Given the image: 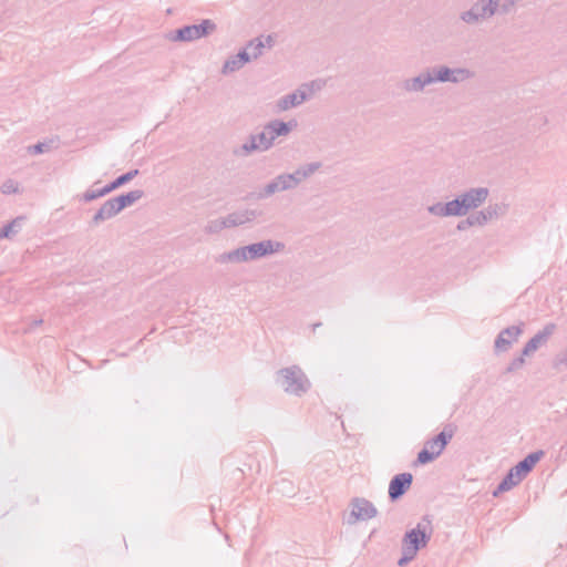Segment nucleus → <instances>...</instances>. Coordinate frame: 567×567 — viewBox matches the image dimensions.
I'll return each mask as SVG.
<instances>
[{
  "label": "nucleus",
  "mask_w": 567,
  "mask_h": 567,
  "mask_svg": "<svg viewBox=\"0 0 567 567\" xmlns=\"http://www.w3.org/2000/svg\"><path fill=\"white\" fill-rule=\"evenodd\" d=\"M544 451L539 450L529 453L526 457L513 466L505 477L501 481L493 495L497 497L499 494L509 491L518 485L523 478L534 468L536 463L544 456Z\"/></svg>",
  "instance_id": "2"
},
{
  "label": "nucleus",
  "mask_w": 567,
  "mask_h": 567,
  "mask_svg": "<svg viewBox=\"0 0 567 567\" xmlns=\"http://www.w3.org/2000/svg\"><path fill=\"white\" fill-rule=\"evenodd\" d=\"M262 213L257 209L245 208L233 212L226 216L229 228L254 223Z\"/></svg>",
  "instance_id": "16"
},
{
  "label": "nucleus",
  "mask_w": 567,
  "mask_h": 567,
  "mask_svg": "<svg viewBox=\"0 0 567 567\" xmlns=\"http://www.w3.org/2000/svg\"><path fill=\"white\" fill-rule=\"evenodd\" d=\"M413 476L411 473H400L392 477L389 484V498L391 502L400 499L411 487Z\"/></svg>",
  "instance_id": "9"
},
{
  "label": "nucleus",
  "mask_w": 567,
  "mask_h": 567,
  "mask_svg": "<svg viewBox=\"0 0 567 567\" xmlns=\"http://www.w3.org/2000/svg\"><path fill=\"white\" fill-rule=\"evenodd\" d=\"M498 11V0H477L470 9L460 13V20L467 25H478Z\"/></svg>",
  "instance_id": "4"
},
{
  "label": "nucleus",
  "mask_w": 567,
  "mask_h": 567,
  "mask_svg": "<svg viewBox=\"0 0 567 567\" xmlns=\"http://www.w3.org/2000/svg\"><path fill=\"white\" fill-rule=\"evenodd\" d=\"M432 73V84L436 82L446 83L450 82L452 75V69L446 65L434 66L427 69Z\"/></svg>",
  "instance_id": "23"
},
{
  "label": "nucleus",
  "mask_w": 567,
  "mask_h": 567,
  "mask_svg": "<svg viewBox=\"0 0 567 567\" xmlns=\"http://www.w3.org/2000/svg\"><path fill=\"white\" fill-rule=\"evenodd\" d=\"M225 228H229L226 216L208 221L205 227V231L208 234H216Z\"/></svg>",
  "instance_id": "28"
},
{
  "label": "nucleus",
  "mask_w": 567,
  "mask_h": 567,
  "mask_svg": "<svg viewBox=\"0 0 567 567\" xmlns=\"http://www.w3.org/2000/svg\"><path fill=\"white\" fill-rule=\"evenodd\" d=\"M280 192L281 190L278 186V183L274 177L267 184H265L258 192L252 193L250 196L257 200H264Z\"/></svg>",
  "instance_id": "22"
},
{
  "label": "nucleus",
  "mask_w": 567,
  "mask_h": 567,
  "mask_svg": "<svg viewBox=\"0 0 567 567\" xmlns=\"http://www.w3.org/2000/svg\"><path fill=\"white\" fill-rule=\"evenodd\" d=\"M289 177L292 179L291 183L293 185V188H297L300 183H302L306 178L302 173L299 171V168L295 169L292 173H288Z\"/></svg>",
  "instance_id": "41"
},
{
  "label": "nucleus",
  "mask_w": 567,
  "mask_h": 567,
  "mask_svg": "<svg viewBox=\"0 0 567 567\" xmlns=\"http://www.w3.org/2000/svg\"><path fill=\"white\" fill-rule=\"evenodd\" d=\"M454 432L450 426L444 427L442 432L435 435L433 439L425 442L424 446L429 447V451H433L439 456L442 454L449 442L452 440Z\"/></svg>",
  "instance_id": "17"
},
{
  "label": "nucleus",
  "mask_w": 567,
  "mask_h": 567,
  "mask_svg": "<svg viewBox=\"0 0 567 567\" xmlns=\"http://www.w3.org/2000/svg\"><path fill=\"white\" fill-rule=\"evenodd\" d=\"M236 58L238 59V61L241 62V64H246L248 63L252 56L250 54V52H248V50L246 48H244L243 50H240L237 54H235Z\"/></svg>",
  "instance_id": "42"
},
{
  "label": "nucleus",
  "mask_w": 567,
  "mask_h": 567,
  "mask_svg": "<svg viewBox=\"0 0 567 567\" xmlns=\"http://www.w3.org/2000/svg\"><path fill=\"white\" fill-rule=\"evenodd\" d=\"M524 323L518 326H511L503 329L495 339L494 348L496 352H506L512 344L518 340L523 333Z\"/></svg>",
  "instance_id": "8"
},
{
  "label": "nucleus",
  "mask_w": 567,
  "mask_h": 567,
  "mask_svg": "<svg viewBox=\"0 0 567 567\" xmlns=\"http://www.w3.org/2000/svg\"><path fill=\"white\" fill-rule=\"evenodd\" d=\"M284 248L282 243L267 239L223 252L216 257V261L218 264L246 262L279 252Z\"/></svg>",
  "instance_id": "1"
},
{
  "label": "nucleus",
  "mask_w": 567,
  "mask_h": 567,
  "mask_svg": "<svg viewBox=\"0 0 567 567\" xmlns=\"http://www.w3.org/2000/svg\"><path fill=\"white\" fill-rule=\"evenodd\" d=\"M557 327L555 323H546L533 338H530L523 348V355H530L539 348L545 346L555 333Z\"/></svg>",
  "instance_id": "7"
},
{
  "label": "nucleus",
  "mask_w": 567,
  "mask_h": 567,
  "mask_svg": "<svg viewBox=\"0 0 567 567\" xmlns=\"http://www.w3.org/2000/svg\"><path fill=\"white\" fill-rule=\"evenodd\" d=\"M431 84L432 73L426 69L415 76L404 79L401 82V87L405 93H421Z\"/></svg>",
  "instance_id": "14"
},
{
  "label": "nucleus",
  "mask_w": 567,
  "mask_h": 567,
  "mask_svg": "<svg viewBox=\"0 0 567 567\" xmlns=\"http://www.w3.org/2000/svg\"><path fill=\"white\" fill-rule=\"evenodd\" d=\"M351 505V515L355 520H368L375 517L378 514L375 506L365 498H354Z\"/></svg>",
  "instance_id": "15"
},
{
  "label": "nucleus",
  "mask_w": 567,
  "mask_h": 567,
  "mask_svg": "<svg viewBox=\"0 0 567 567\" xmlns=\"http://www.w3.org/2000/svg\"><path fill=\"white\" fill-rule=\"evenodd\" d=\"M257 152L261 153L259 146L257 145L256 138L252 134H250L245 143L234 148L233 154L237 157H247Z\"/></svg>",
  "instance_id": "21"
},
{
  "label": "nucleus",
  "mask_w": 567,
  "mask_h": 567,
  "mask_svg": "<svg viewBox=\"0 0 567 567\" xmlns=\"http://www.w3.org/2000/svg\"><path fill=\"white\" fill-rule=\"evenodd\" d=\"M427 212L436 217L465 216L467 213L460 197L447 203H435L427 207Z\"/></svg>",
  "instance_id": "6"
},
{
  "label": "nucleus",
  "mask_w": 567,
  "mask_h": 567,
  "mask_svg": "<svg viewBox=\"0 0 567 567\" xmlns=\"http://www.w3.org/2000/svg\"><path fill=\"white\" fill-rule=\"evenodd\" d=\"M310 97L307 85H302L292 93L281 96L277 101V107L279 111H288L291 107H297L306 102Z\"/></svg>",
  "instance_id": "13"
},
{
  "label": "nucleus",
  "mask_w": 567,
  "mask_h": 567,
  "mask_svg": "<svg viewBox=\"0 0 567 567\" xmlns=\"http://www.w3.org/2000/svg\"><path fill=\"white\" fill-rule=\"evenodd\" d=\"M144 196V192L142 189H134L126 194H121L114 197L116 202V207L122 212L124 208L132 206L137 200H140Z\"/></svg>",
  "instance_id": "20"
},
{
  "label": "nucleus",
  "mask_w": 567,
  "mask_h": 567,
  "mask_svg": "<svg viewBox=\"0 0 567 567\" xmlns=\"http://www.w3.org/2000/svg\"><path fill=\"white\" fill-rule=\"evenodd\" d=\"M320 167H321L320 162H311V163L300 165L298 168L302 173L301 175H303V177L307 179V178L311 177L316 172H318Z\"/></svg>",
  "instance_id": "31"
},
{
  "label": "nucleus",
  "mask_w": 567,
  "mask_h": 567,
  "mask_svg": "<svg viewBox=\"0 0 567 567\" xmlns=\"http://www.w3.org/2000/svg\"><path fill=\"white\" fill-rule=\"evenodd\" d=\"M524 357L525 355H523V353H522L520 357L513 359L511 361V363L507 365L505 372L506 373H512L514 371L519 370L524 365V363H525Z\"/></svg>",
  "instance_id": "37"
},
{
  "label": "nucleus",
  "mask_w": 567,
  "mask_h": 567,
  "mask_svg": "<svg viewBox=\"0 0 567 567\" xmlns=\"http://www.w3.org/2000/svg\"><path fill=\"white\" fill-rule=\"evenodd\" d=\"M243 66H244V64H241V62L238 61L236 55H233L225 61V63L221 68V73L224 75H227V74H230L233 72L240 70Z\"/></svg>",
  "instance_id": "29"
},
{
  "label": "nucleus",
  "mask_w": 567,
  "mask_h": 567,
  "mask_svg": "<svg viewBox=\"0 0 567 567\" xmlns=\"http://www.w3.org/2000/svg\"><path fill=\"white\" fill-rule=\"evenodd\" d=\"M515 6L516 4L513 2V0H505L503 3L498 1L497 13L507 14L514 10Z\"/></svg>",
  "instance_id": "40"
},
{
  "label": "nucleus",
  "mask_w": 567,
  "mask_h": 567,
  "mask_svg": "<svg viewBox=\"0 0 567 567\" xmlns=\"http://www.w3.org/2000/svg\"><path fill=\"white\" fill-rule=\"evenodd\" d=\"M429 539L430 536L426 535L425 528H421V524H417L415 528L404 535L403 547L410 549V554H416L421 547L426 545Z\"/></svg>",
  "instance_id": "12"
},
{
  "label": "nucleus",
  "mask_w": 567,
  "mask_h": 567,
  "mask_svg": "<svg viewBox=\"0 0 567 567\" xmlns=\"http://www.w3.org/2000/svg\"><path fill=\"white\" fill-rule=\"evenodd\" d=\"M488 194V188L475 187L470 188L468 190L458 195V197L463 203L466 213H468L470 210L480 207L487 199Z\"/></svg>",
  "instance_id": "11"
},
{
  "label": "nucleus",
  "mask_w": 567,
  "mask_h": 567,
  "mask_svg": "<svg viewBox=\"0 0 567 567\" xmlns=\"http://www.w3.org/2000/svg\"><path fill=\"white\" fill-rule=\"evenodd\" d=\"M52 143H53L52 141L39 142V143L34 144V145L29 146L28 147V152L30 154H34V155L47 153V152L51 151Z\"/></svg>",
  "instance_id": "32"
},
{
  "label": "nucleus",
  "mask_w": 567,
  "mask_h": 567,
  "mask_svg": "<svg viewBox=\"0 0 567 567\" xmlns=\"http://www.w3.org/2000/svg\"><path fill=\"white\" fill-rule=\"evenodd\" d=\"M18 190H19L18 183L12 179L6 181L1 186V192L6 195L16 194V193H18Z\"/></svg>",
  "instance_id": "38"
},
{
  "label": "nucleus",
  "mask_w": 567,
  "mask_h": 567,
  "mask_svg": "<svg viewBox=\"0 0 567 567\" xmlns=\"http://www.w3.org/2000/svg\"><path fill=\"white\" fill-rule=\"evenodd\" d=\"M477 226L475 217L473 214H471L466 219H463L458 221L457 229L458 230H466L470 227Z\"/></svg>",
  "instance_id": "39"
},
{
  "label": "nucleus",
  "mask_w": 567,
  "mask_h": 567,
  "mask_svg": "<svg viewBox=\"0 0 567 567\" xmlns=\"http://www.w3.org/2000/svg\"><path fill=\"white\" fill-rule=\"evenodd\" d=\"M276 383L288 394L301 396L307 393L311 383L298 365L282 368L277 372Z\"/></svg>",
  "instance_id": "3"
},
{
  "label": "nucleus",
  "mask_w": 567,
  "mask_h": 567,
  "mask_svg": "<svg viewBox=\"0 0 567 567\" xmlns=\"http://www.w3.org/2000/svg\"><path fill=\"white\" fill-rule=\"evenodd\" d=\"M103 196H105L103 187L99 189H87L82 194L81 200L89 203Z\"/></svg>",
  "instance_id": "35"
},
{
  "label": "nucleus",
  "mask_w": 567,
  "mask_h": 567,
  "mask_svg": "<svg viewBox=\"0 0 567 567\" xmlns=\"http://www.w3.org/2000/svg\"><path fill=\"white\" fill-rule=\"evenodd\" d=\"M520 1H522V0H513V2H514L515 4H517V3H518V2H520Z\"/></svg>",
  "instance_id": "47"
},
{
  "label": "nucleus",
  "mask_w": 567,
  "mask_h": 567,
  "mask_svg": "<svg viewBox=\"0 0 567 567\" xmlns=\"http://www.w3.org/2000/svg\"><path fill=\"white\" fill-rule=\"evenodd\" d=\"M42 323V319H39V320H34L33 321V326H39Z\"/></svg>",
  "instance_id": "46"
},
{
  "label": "nucleus",
  "mask_w": 567,
  "mask_h": 567,
  "mask_svg": "<svg viewBox=\"0 0 567 567\" xmlns=\"http://www.w3.org/2000/svg\"><path fill=\"white\" fill-rule=\"evenodd\" d=\"M275 179L278 183V186L281 192H288V190L295 189L293 185L291 183L292 179L289 177L288 173H280L277 176H275Z\"/></svg>",
  "instance_id": "30"
},
{
  "label": "nucleus",
  "mask_w": 567,
  "mask_h": 567,
  "mask_svg": "<svg viewBox=\"0 0 567 567\" xmlns=\"http://www.w3.org/2000/svg\"><path fill=\"white\" fill-rule=\"evenodd\" d=\"M116 206L117 205L114 197L105 200L92 217V225H100L101 223L111 219L121 213L120 208Z\"/></svg>",
  "instance_id": "18"
},
{
  "label": "nucleus",
  "mask_w": 567,
  "mask_h": 567,
  "mask_svg": "<svg viewBox=\"0 0 567 567\" xmlns=\"http://www.w3.org/2000/svg\"><path fill=\"white\" fill-rule=\"evenodd\" d=\"M257 141V145L260 148V152H267L274 146L272 135L267 134V128L264 126V130L260 133L252 134Z\"/></svg>",
  "instance_id": "26"
},
{
  "label": "nucleus",
  "mask_w": 567,
  "mask_h": 567,
  "mask_svg": "<svg viewBox=\"0 0 567 567\" xmlns=\"http://www.w3.org/2000/svg\"><path fill=\"white\" fill-rule=\"evenodd\" d=\"M475 76V73L466 68H454L452 69V75L450 83H461L471 80Z\"/></svg>",
  "instance_id": "25"
},
{
  "label": "nucleus",
  "mask_w": 567,
  "mask_h": 567,
  "mask_svg": "<svg viewBox=\"0 0 567 567\" xmlns=\"http://www.w3.org/2000/svg\"><path fill=\"white\" fill-rule=\"evenodd\" d=\"M217 25L210 19H204L199 24L184 25L169 35V40L190 42L204 38L216 30Z\"/></svg>",
  "instance_id": "5"
},
{
  "label": "nucleus",
  "mask_w": 567,
  "mask_h": 567,
  "mask_svg": "<svg viewBox=\"0 0 567 567\" xmlns=\"http://www.w3.org/2000/svg\"><path fill=\"white\" fill-rule=\"evenodd\" d=\"M403 557L398 561L399 566H404L408 561L412 560L416 554H410V549L403 547Z\"/></svg>",
  "instance_id": "43"
},
{
  "label": "nucleus",
  "mask_w": 567,
  "mask_h": 567,
  "mask_svg": "<svg viewBox=\"0 0 567 567\" xmlns=\"http://www.w3.org/2000/svg\"><path fill=\"white\" fill-rule=\"evenodd\" d=\"M296 125V121L284 122L281 120H272L265 126L267 128V134L270 136L272 135V142L275 143L277 137L288 135Z\"/></svg>",
  "instance_id": "19"
},
{
  "label": "nucleus",
  "mask_w": 567,
  "mask_h": 567,
  "mask_svg": "<svg viewBox=\"0 0 567 567\" xmlns=\"http://www.w3.org/2000/svg\"><path fill=\"white\" fill-rule=\"evenodd\" d=\"M554 367L559 370H567V348L555 357Z\"/></svg>",
  "instance_id": "36"
},
{
  "label": "nucleus",
  "mask_w": 567,
  "mask_h": 567,
  "mask_svg": "<svg viewBox=\"0 0 567 567\" xmlns=\"http://www.w3.org/2000/svg\"><path fill=\"white\" fill-rule=\"evenodd\" d=\"M264 48H266V44L261 38H255L246 45V49L250 52L252 59H258L262 54Z\"/></svg>",
  "instance_id": "27"
},
{
  "label": "nucleus",
  "mask_w": 567,
  "mask_h": 567,
  "mask_svg": "<svg viewBox=\"0 0 567 567\" xmlns=\"http://www.w3.org/2000/svg\"><path fill=\"white\" fill-rule=\"evenodd\" d=\"M115 189H117V187H116V185H115L114 181H112L111 183H109L107 185H105V186L103 187V190H104V194H105V195L110 194L111 192H113V190H115Z\"/></svg>",
  "instance_id": "44"
},
{
  "label": "nucleus",
  "mask_w": 567,
  "mask_h": 567,
  "mask_svg": "<svg viewBox=\"0 0 567 567\" xmlns=\"http://www.w3.org/2000/svg\"><path fill=\"white\" fill-rule=\"evenodd\" d=\"M24 220V217L19 216L14 219H12L10 223L4 225L0 229V240L3 238H12L14 235H17L21 228V223Z\"/></svg>",
  "instance_id": "24"
},
{
  "label": "nucleus",
  "mask_w": 567,
  "mask_h": 567,
  "mask_svg": "<svg viewBox=\"0 0 567 567\" xmlns=\"http://www.w3.org/2000/svg\"><path fill=\"white\" fill-rule=\"evenodd\" d=\"M138 174H140L138 169H131L127 173H124V174L120 175L118 177H116L114 179V183H115L116 187L120 188L121 186L131 182Z\"/></svg>",
  "instance_id": "34"
},
{
  "label": "nucleus",
  "mask_w": 567,
  "mask_h": 567,
  "mask_svg": "<svg viewBox=\"0 0 567 567\" xmlns=\"http://www.w3.org/2000/svg\"><path fill=\"white\" fill-rule=\"evenodd\" d=\"M267 48H271L274 45V38L272 35H267L264 40Z\"/></svg>",
  "instance_id": "45"
},
{
  "label": "nucleus",
  "mask_w": 567,
  "mask_h": 567,
  "mask_svg": "<svg viewBox=\"0 0 567 567\" xmlns=\"http://www.w3.org/2000/svg\"><path fill=\"white\" fill-rule=\"evenodd\" d=\"M508 205L504 203L489 204L480 212L473 213L477 226H484L488 221L504 217L507 214Z\"/></svg>",
  "instance_id": "10"
},
{
  "label": "nucleus",
  "mask_w": 567,
  "mask_h": 567,
  "mask_svg": "<svg viewBox=\"0 0 567 567\" xmlns=\"http://www.w3.org/2000/svg\"><path fill=\"white\" fill-rule=\"evenodd\" d=\"M436 457H439L437 454H435L433 451H429V447H423L419 453H417V463L420 464H427V463H431L432 461H434Z\"/></svg>",
  "instance_id": "33"
}]
</instances>
